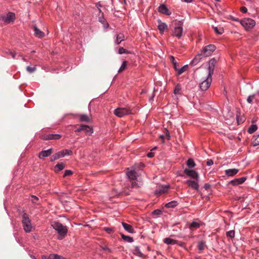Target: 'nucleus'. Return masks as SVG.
<instances>
[{
	"mask_svg": "<svg viewBox=\"0 0 259 259\" xmlns=\"http://www.w3.org/2000/svg\"><path fill=\"white\" fill-rule=\"evenodd\" d=\"M51 226L58 234V239L62 240L65 237L68 232V229L66 226H63L58 222H53Z\"/></svg>",
	"mask_w": 259,
	"mask_h": 259,
	"instance_id": "nucleus-1",
	"label": "nucleus"
},
{
	"mask_svg": "<svg viewBox=\"0 0 259 259\" xmlns=\"http://www.w3.org/2000/svg\"><path fill=\"white\" fill-rule=\"evenodd\" d=\"M215 47L213 45H209L205 46L202 50L201 51V54H198L194 60L192 61V63H195L198 60L200 59V56L207 57L211 55L212 52L215 50Z\"/></svg>",
	"mask_w": 259,
	"mask_h": 259,
	"instance_id": "nucleus-2",
	"label": "nucleus"
},
{
	"mask_svg": "<svg viewBox=\"0 0 259 259\" xmlns=\"http://www.w3.org/2000/svg\"><path fill=\"white\" fill-rule=\"evenodd\" d=\"M22 224L25 232L29 233L33 230V227L31 225L30 220L28 215L26 213H24L22 215Z\"/></svg>",
	"mask_w": 259,
	"mask_h": 259,
	"instance_id": "nucleus-3",
	"label": "nucleus"
},
{
	"mask_svg": "<svg viewBox=\"0 0 259 259\" xmlns=\"http://www.w3.org/2000/svg\"><path fill=\"white\" fill-rule=\"evenodd\" d=\"M126 176L131 182V188H136L138 187V183L136 182L138 178V174L135 170H129V169H128V170L126 172Z\"/></svg>",
	"mask_w": 259,
	"mask_h": 259,
	"instance_id": "nucleus-4",
	"label": "nucleus"
},
{
	"mask_svg": "<svg viewBox=\"0 0 259 259\" xmlns=\"http://www.w3.org/2000/svg\"><path fill=\"white\" fill-rule=\"evenodd\" d=\"M212 81V77L206 75L203 77L199 83L200 89L202 91L207 90L210 87Z\"/></svg>",
	"mask_w": 259,
	"mask_h": 259,
	"instance_id": "nucleus-5",
	"label": "nucleus"
},
{
	"mask_svg": "<svg viewBox=\"0 0 259 259\" xmlns=\"http://www.w3.org/2000/svg\"><path fill=\"white\" fill-rule=\"evenodd\" d=\"M240 23L245 30H249L255 26V22L252 19L245 18L240 21Z\"/></svg>",
	"mask_w": 259,
	"mask_h": 259,
	"instance_id": "nucleus-6",
	"label": "nucleus"
},
{
	"mask_svg": "<svg viewBox=\"0 0 259 259\" xmlns=\"http://www.w3.org/2000/svg\"><path fill=\"white\" fill-rule=\"evenodd\" d=\"M131 113L130 109L127 108H118L114 110V113L118 117H122Z\"/></svg>",
	"mask_w": 259,
	"mask_h": 259,
	"instance_id": "nucleus-7",
	"label": "nucleus"
},
{
	"mask_svg": "<svg viewBox=\"0 0 259 259\" xmlns=\"http://www.w3.org/2000/svg\"><path fill=\"white\" fill-rule=\"evenodd\" d=\"M216 60L214 59H211L208 62V66L206 70V75L212 77V75L213 73L214 67L216 64Z\"/></svg>",
	"mask_w": 259,
	"mask_h": 259,
	"instance_id": "nucleus-8",
	"label": "nucleus"
},
{
	"mask_svg": "<svg viewBox=\"0 0 259 259\" xmlns=\"http://www.w3.org/2000/svg\"><path fill=\"white\" fill-rule=\"evenodd\" d=\"M183 30V26L182 24L176 25L172 31V35L178 38H180L182 36Z\"/></svg>",
	"mask_w": 259,
	"mask_h": 259,
	"instance_id": "nucleus-9",
	"label": "nucleus"
},
{
	"mask_svg": "<svg viewBox=\"0 0 259 259\" xmlns=\"http://www.w3.org/2000/svg\"><path fill=\"white\" fill-rule=\"evenodd\" d=\"M169 186L168 185H162L159 186L155 191V194L156 195H160L166 193L169 189Z\"/></svg>",
	"mask_w": 259,
	"mask_h": 259,
	"instance_id": "nucleus-10",
	"label": "nucleus"
},
{
	"mask_svg": "<svg viewBox=\"0 0 259 259\" xmlns=\"http://www.w3.org/2000/svg\"><path fill=\"white\" fill-rule=\"evenodd\" d=\"M185 184H186L192 189H194L196 191L199 190V185L197 182L193 180H187L184 182Z\"/></svg>",
	"mask_w": 259,
	"mask_h": 259,
	"instance_id": "nucleus-11",
	"label": "nucleus"
},
{
	"mask_svg": "<svg viewBox=\"0 0 259 259\" xmlns=\"http://www.w3.org/2000/svg\"><path fill=\"white\" fill-rule=\"evenodd\" d=\"M15 19V15L13 13L9 12L6 16L3 18L4 22L9 23L13 22Z\"/></svg>",
	"mask_w": 259,
	"mask_h": 259,
	"instance_id": "nucleus-12",
	"label": "nucleus"
},
{
	"mask_svg": "<svg viewBox=\"0 0 259 259\" xmlns=\"http://www.w3.org/2000/svg\"><path fill=\"white\" fill-rule=\"evenodd\" d=\"M184 172L191 178L197 179L198 178V174L194 170H190L188 168L184 169Z\"/></svg>",
	"mask_w": 259,
	"mask_h": 259,
	"instance_id": "nucleus-13",
	"label": "nucleus"
},
{
	"mask_svg": "<svg viewBox=\"0 0 259 259\" xmlns=\"http://www.w3.org/2000/svg\"><path fill=\"white\" fill-rule=\"evenodd\" d=\"M53 153V150L52 148L48 149L47 150H44L41 151L38 154V157L40 159H42L45 157L49 156Z\"/></svg>",
	"mask_w": 259,
	"mask_h": 259,
	"instance_id": "nucleus-14",
	"label": "nucleus"
},
{
	"mask_svg": "<svg viewBox=\"0 0 259 259\" xmlns=\"http://www.w3.org/2000/svg\"><path fill=\"white\" fill-rule=\"evenodd\" d=\"M246 180V178L245 177H242L240 178L235 179L233 180H232L230 182V184H231L233 186H237L243 183Z\"/></svg>",
	"mask_w": 259,
	"mask_h": 259,
	"instance_id": "nucleus-15",
	"label": "nucleus"
},
{
	"mask_svg": "<svg viewBox=\"0 0 259 259\" xmlns=\"http://www.w3.org/2000/svg\"><path fill=\"white\" fill-rule=\"evenodd\" d=\"M239 172V169L237 168H232L226 169L225 171V174L228 177H232L236 175Z\"/></svg>",
	"mask_w": 259,
	"mask_h": 259,
	"instance_id": "nucleus-16",
	"label": "nucleus"
},
{
	"mask_svg": "<svg viewBox=\"0 0 259 259\" xmlns=\"http://www.w3.org/2000/svg\"><path fill=\"white\" fill-rule=\"evenodd\" d=\"M158 29L161 33H163L167 28V25L165 23L162 22L160 20H158Z\"/></svg>",
	"mask_w": 259,
	"mask_h": 259,
	"instance_id": "nucleus-17",
	"label": "nucleus"
},
{
	"mask_svg": "<svg viewBox=\"0 0 259 259\" xmlns=\"http://www.w3.org/2000/svg\"><path fill=\"white\" fill-rule=\"evenodd\" d=\"M132 252L134 254L139 257H145L144 254L142 253V252L140 251V248L138 246H134L132 249Z\"/></svg>",
	"mask_w": 259,
	"mask_h": 259,
	"instance_id": "nucleus-18",
	"label": "nucleus"
},
{
	"mask_svg": "<svg viewBox=\"0 0 259 259\" xmlns=\"http://www.w3.org/2000/svg\"><path fill=\"white\" fill-rule=\"evenodd\" d=\"M72 153V151L69 150H67V149L63 150L62 151H59L57 153L59 158L63 157L66 155H71Z\"/></svg>",
	"mask_w": 259,
	"mask_h": 259,
	"instance_id": "nucleus-19",
	"label": "nucleus"
},
{
	"mask_svg": "<svg viewBox=\"0 0 259 259\" xmlns=\"http://www.w3.org/2000/svg\"><path fill=\"white\" fill-rule=\"evenodd\" d=\"M33 28L34 35L35 36L38 38H42L45 36V33L40 30H39L36 26H34Z\"/></svg>",
	"mask_w": 259,
	"mask_h": 259,
	"instance_id": "nucleus-20",
	"label": "nucleus"
},
{
	"mask_svg": "<svg viewBox=\"0 0 259 259\" xmlns=\"http://www.w3.org/2000/svg\"><path fill=\"white\" fill-rule=\"evenodd\" d=\"M125 39V36L123 33H119L116 35V39L115 40V44L116 45L120 44L121 41H123Z\"/></svg>",
	"mask_w": 259,
	"mask_h": 259,
	"instance_id": "nucleus-21",
	"label": "nucleus"
},
{
	"mask_svg": "<svg viewBox=\"0 0 259 259\" xmlns=\"http://www.w3.org/2000/svg\"><path fill=\"white\" fill-rule=\"evenodd\" d=\"M200 225L201 223L200 221H193L190 224L189 228L191 230L194 231L199 228L200 227Z\"/></svg>",
	"mask_w": 259,
	"mask_h": 259,
	"instance_id": "nucleus-22",
	"label": "nucleus"
},
{
	"mask_svg": "<svg viewBox=\"0 0 259 259\" xmlns=\"http://www.w3.org/2000/svg\"><path fill=\"white\" fill-rule=\"evenodd\" d=\"M122 225L123 227L124 228V229L128 233H134V232H135L134 229L131 225L127 224L124 222L122 223Z\"/></svg>",
	"mask_w": 259,
	"mask_h": 259,
	"instance_id": "nucleus-23",
	"label": "nucleus"
},
{
	"mask_svg": "<svg viewBox=\"0 0 259 259\" xmlns=\"http://www.w3.org/2000/svg\"><path fill=\"white\" fill-rule=\"evenodd\" d=\"M61 135L59 134H50L47 136L45 140H58L61 138Z\"/></svg>",
	"mask_w": 259,
	"mask_h": 259,
	"instance_id": "nucleus-24",
	"label": "nucleus"
},
{
	"mask_svg": "<svg viewBox=\"0 0 259 259\" xmlns=\"http://www.w3.org/2000/svg\"><path fill=\"white\" fill-rule=\"evenodd\" d=\"M159 12L164 14L169 15L168 10L164 5H161L158 8Z\"/></svg>",
	"mask_w": 259,
	"mask_h": 259,
	"instance_id": "nucleus-25",
	"label": "nucleus"
},
{
	"mask_svg": "<svg viewBox=\"0 0 259 259\" xmlns=\"http://www.w3.org/2000/svg\"><path fill=\"white\" fill-rule=\"evenodd\" d=\"M188 69V65H185L181 68H177V69H176L177 72V75H180L183 73L184 72L186 71Z\"/></svg>",
	"mask_w": 259,
	"mask_h": 259,
	"instance_id": "nucleus-26",
	"label": "nucleus"
},
{
	"mask_svg": "<svg viewBox=\"0 0 259 259\" xmlns=\"http://www.w3.org/2000/svg\"><path fill=\"white\" fill-rule=\"evenodd\" d=\"M82 127L83 128V131H84L87 135H91L93 133V130L92 127L86 125H82Z\"/></svg>",
	"mask_w": 259,
	"mask_h": 259,
	"instance_id": "nucleus-27",
	"label": "nucleus"
},
{
	"mask_svg": "<svg viewBox=\"0 0 259 259\" xmlns=\"http://www.w3.org/2000/svg\"><path fill=\"white\" fill-rule=\"evenodd\" d=\"M164 243H166V244H175L177 243V241L172 239L170 238H166L163 240Z\"/></svg>",
	"mask_w": 259,
	"mask_h": 259,
	"instance_id": "nucleus-28",
	"label": "nucleus"
},
{
	"mask_svg": "<svg viewBox=\"0 0 259 259\" xmlns=\"http://www.w3.org/2000/svg\"><path fill=\"white\" fill-rule=\"evenodd\" d=\"M257 129V126L256 124H252L248 129V132L251 134L255 132Z\"/></svg>",
	"mask_w": 259,
	"mask_h": 259,
	"instance_id": "nucleus-29",
	"label": "nucleus"
},
{
	"mask_svg": "<svg viewBox=\"0 0 259 259\" xmlns=\"http://www.w3.org/2000/svg\"><path fill=\"white\" fill-rule=\"evenodd\" d=\"M49 259H65V257H64L62 256L59 255L57 254H50L49 257Z\"/></svg>",
	"mask_w": 259,
	"mask_h": 259,
	"instance_id": "nucleus-30",
	"label": "nucleus"
},
{
	"mask_svg": "<svg viewBox=\"0 0 259 259\" xmlns=\"http://www.w3.org/2000/svg\"><path fill=\"white\" fill-rule=\"evenodd\" d=\"M79 119L81 121H89L90 117L87 115L81 114L79 115Z\"/></svg>",
	"mask_w": 259,
	"mask_h": 259,
	"instance_id": "nucleus-31",
	"label": "nucleus"
},
{
	"mask_svg": "<svg viewBox=\"0 0 259 259\" xmlns=\"http://www.w3.org/2000/svg\"><path fill=\"white\" fill-rule=\"evenodd\" d=\"M169 59H170V61L172 62L173 65H174V67L175 68V69H177V68L178 67V63H177V62L176 61L175 59V57H173L172 56H170L169 57Z\"/></svg>",
	"mask_w": 259,
	"mask_h": 259,
	"instance_id": "nucleus-32",
	"label": "nucleus"
},
{
	"mask_svg": "<svg viewBox=\"0 0 259 259\" xmlns=\"http://www.w3.org/2000/svg\"><path fill=\"white\" fill-rule=\"evenodd\" d=\"M177 205V201H171V202H169L166 203L165 205V206L167 208H173V207L176 206Z\"/></svg>",
	"mask_w": 259,
	"mask_h": 259,
	"instance_id": "nucleus-33",
	"label": "nucleus"
},
{
	"mask_svg": "<svg viewBox=\"0 0 259 259\" xmlns=\"http://www.w3.org/2000/svg\"><path fill=\"white\" fill-rule=\"evenodd\" d=\"M64 167H65V164L64 163L61 162V163H58L55 166V168H57V169L55 170V171H59L63 169Z\"/></svg>",
	"mask_w": 259,
	"mask_h": 259,
	"instance_id": "nucleus-34",
	"label": "nucleus"
},
{
	"mask_svg": "<svg viewBox=\"0 0 259 259\" xmlns=\"http://www.w3.org/2000/svg\"><path fill=\"white\" fill-rule=\"evenodd\" d=\"M187 165L189 168H193L195 166V163L192 159H189L187 161Z\"/></svg>",
	"mask_w": 259,
	"mask_h": 259,
	"instance_id": "nucleus-35",
	"label": "nucleus"
},
{
	"mask_svg": "<svg viewBox=\"0 0 259 259\" xmlns=\"http://www.w3.org/2000/svg\"><path fill=\"white\" fill-rule=\"evenodd\" d=\"M127 62L126 61H124L118 70V72H121L123 71L127 67Z\"/></svg>",
	"mask_w": 259,
	"mask_h": 259,
	"instance_id": "nucleus-36",
	"label": "nucleus"
},
{
	"mask_svg": "<svg viewBox=\"0 0 259 259\" xmlns=\"http://www.w3.org/2000/svg\"><path fill=\"white\" fill-rule=\"evenodd\" d=\"M121 237H122V238L123 239V240H124V241H126L128 242L131 243V242H133V241H134L133 238L129 236L122 235Z\"/></svg>",
	"mask_w": 259,
	"mask_h": 259,
	"instance_id": "nucleus-37",
	"label": "nucleus"
},
{
	"mask_svg": "<svg viewBox=\"0 0 259 259\" xmlns=\"http://www.w3.org/2000/svg\"><path fill=\"white\" fill-rule=\"evenodd\" d=\"M205 246V243L203 241H200L198 244V248L200 250H204Z\"/></svg>",
	"mask_w": 259,
	"mask_h": 259,
	"instance_id": "nucleus-38",
	"label": "nucleus"
},
{
	"mask_svg": "<svg viewBox=\"0 0 259 259\" xmlns=\"http://www.w3.org/2000/svg\"><path fill=\"white\" fill-rule=\"evenodd\" d=\"M259 145V135L254 137L253 141V146H255Z\"/></svg>",
	"mask_w": 259,
	"mask_h": 259,
	"instance_id": "nucleus-39",
	"label": "nucleus"
},
{
	"mask_svg": "<svg viewBox=\"0 0 259 259\" xmlns=\"http://www.w3.org/2000/svg\"><path fill=\"white\" fill-rule=\"evenodd\" d=\"M227 236L230 238H234L235 236V231L234 230H230L227 232Z\"/></svg>",
	"mask_w": 259,
	"mask_h": 259,
	"instance_id": "nucleus-40",
	"label": "nucleus"
},
{
	"mask_svg": "<svg viewBox=\"0 0 259 259\" xmlns=\"http://www.w3.org/2000/svg\"><path fill=\"white\" fill-rule=\"evenodd\" d=\"M26 70L28 72L31 73L35 71L36 67H35V66H33V67L27 66L26 68Z\"/></svg>",
	"mask_w": 259,
	"mask_h": 259,
	"instance_id": "nucleus-41",
	"label": "nucleus"
},
{
	"mask_svg": "<svg viewBox=\"0 0 259 259\" xmlns=\"http://www.w3.org/2000/svg\"><path fill=\"white\" fill-rule=\"evenodd\" d=\"M215 32L219 34H221L224 32V29L222 28H218L217 27L214 28Z\"/></svg>",
	"mask_w": 259,
	"mask_h": 259,
	"instance_id": "nucleus-42",
	"label": "nucleus"
},
{
	"mask_svg": "<svg viewBox=\"0 0 259 259\" xmlns=\"http://www.w3.org/2000/svg\"><path fill=\"white\" fill-rule=\"evenodd\" d=\"M128 52L122 47H120L118 50V53L119 54H122L124 53H127Z\"/></svg>",
	"mask_w": 259,
	"mask_h": 259,
	"instance_id": "nucleus-43",
	"label": "nucleus"
},
{
	"mask_svg": "<svg viewBox=\"0 0 259 259\" xmlns=\"http://www.w3.org/2000/svg\"><path fill=\"white\" fill-rule=\"evenodd\" d=\"M73 174L71 170H66L63 175V177L71 176Z\"/></svg>",
	"mask_w": 259,
	"mask_h": 259,
	"instance_id": "nucleus-44",
	"label": "nucleus"
},
{
	"mask_svg": "<svg viewBox=\"0 0 259 259\" xmlns=\"http://www.w3.org/2000/svg\"><path fill=\"white\" fill-rule=\"evenodd\" d=\"M104 230L109 234H111L114 232V230L112 228L105 227Z\"/></svg>",
	"mask_w": 259,
	"mask_h": 259,
	"instance_id": "nucleus-45",
	"label": "nucleus"
},
{
	"mask_svg": "<svg viewBox=\"0 0 259 259\" xmlns=\"http://www.w3.org/2000/svg\"><path fill=\"white\" fill-rule=\"evenodd\" d=\"M254 97V95H251V96H249L248 97L247 99V101L249 103H251L252 102V100L253 99Z\"/></svg>",
	"mask_w": 259,
	"mask_h": 259,
	"instance_id": "nucleus-46",
	"label": "nucleus"
},
{
	"mask_svg": "<svg viewBox=\"0 0 259 259\" xmlns=\"http://www.w3.org/2000/svg\"><path fill=\"white\" fill-rule=\"evenodd\" d=\"M58 159H59V157H58V156L57 153L54 154L51 157V161H54V160H57Z\"/></svg>",
	"mask_w": 259,
	"mask_h": 259,
	"instance_id": "nucleus-47",
	"label": "nucleus"
},
{
	"mask_svg": "<svg viewBox=\"0 0 259 259\" xmlns=\"http://www.w3.org/2000/svg\"><path fill=\"white\" fill-rule=\"evenodd\" d=\"M58 159H59V157H58V156L57 153L54 154L51 157V161H54V160H57Z\"/></svg>",
	"mask_w": 259,
	"mask_h": 259,
	"instance_id": "nucleus-48",
	"label": "nucleus"
},
{
	"mask_svg": "<svg viewBox=\"0 0 259 259\" xmlns=\"http://www.w3.org/2000/svg\"><path fill=\"white\" fill-rule=\"evenodd\" d=\"M180 86H179L178 85L176 86V87L175 88V89L174 90V93L175 94H179V92H180Z\"/></svg>",
	"mask_w": 259,
	"mask_h": 259,
	"instance_id": "nucleus-49",
	"label": "nucleus"
},
{
	"mask_svg": "<svg viewBox=\"0 0 259 259\" xmlns=\"http://www.w3.org/2000/svg\"><path fill=\"white\" fill-rule=\"evenodd\" d=\"M162 213V211L160 209H156L153 211V214L158 215Z\"/></svg>",
	"mask_w": 259,
	"mask_h": 259,
	"instance_id": "nucleus-50",
	"label": "nucleus"
},
{
	"mask_svg": "<svg viewBox=\"0 0 259 259\" xmlns=\"http://www.w3.org/2000/svg\"><path fill=\"white\" fill-rule=\"evenodd\" d=\"M38 198L35 196H32V201L33 203H36L38 201Z\"/></svg>",
	"mask_w": 259,
	"mask_h": 259,
	"instance_id": "nucleus-51",
	"label": "nucleus"
},
{
	"mask_svg": "<svg viewBox=\"0 0 259 259\" xmlns=\"http://www.w3.org/2000/svg\"><path fill=\"white\" fill-rule=\"evenodd\" d=\"M240 11L243 13H245L247 12V8L245 7H242L241 8H240Z\"/></svg>",
	"mask_w": 259,
	"mask_h": 259,
	"instance_id": "nucleus-52",
	"label": "nucleus"
},
{
	"mask_svg": "<svg viewBox=\"0 0 259 259\" xmlns=\"http://www.w3.org/2000/svg\"><path fill=\"white\" fill-rule=\"evenodd\" d=\"M10 55H11L13 58H14L16 56V53L12 51H9L8 52Z\"/></svg>",
	"mask_w": 259,
	"mask_h": 259,
	"instance_id": "nucleus-53",
	"label": "nucleus"
},
{
	"mask_svg": "<svg viewBox=\"0 0 259 259\" xmlns=\"http://www.w3.org/2000/svg\"><path fill=\"white\" fill-rule=\"evenodd\" d=\"M213 162L211 159H208L207 161V165L208 166H211L213 164Z\"/></svg>",
	"mask_w": 259,
	"mask_h": 259,
	"instance_id": "nucleus-54",
	"label": "nucleus"
},
{
	"mask_svg": "<svg viewBox=\"0 0 259 259\" xmlns=\"http://www.w3.org/2000/svg\"><path fill=\"white\" fill-rule=\"evenodd\" d=\"M147 156L149 157V158H152L154 156V153L153 152H149L148 154H147Z\"/></svg>",
	"mask_w": 259,
	"mask_h": 259,
	"instance_id": "nucleus-55",
	"label": "nucleus"
},
{
	"mask_svg": "<svg viewBox=\"0 0 259 259\" xmlns=\"http://www.w3.org/2000/svg\"><path fill=\"white\" fill-rule=\"evenodd\" d=\"M83 128L82 127V125H81L80 126V127L75 131V132H80L81 131H83Z\"/></svg>",
	"mask_w": 259,
	"mask_h": 259,
	"instance_id": "nucleus-56",
	"label": "nucleus"
},
{
	"mask_svg": "<svg viewBox=\"0 0 259 259\" xmlns=\"http://www.w3.org/2000/svg\"><path fill=\"white\" fill-rule=\"evenodd\" d=\"M209 187H210V185H209L208 184H204V188L206 190H207V189H209Z\"/></svg>",
	"mask_w": 259,
	"mask_h": 259,
	"instance_id": "nucleus-57",
	"label": "nucleus"
},
{
	"mask_svg": "<svg viewBox=\"0 0 259 259\" xmlns=\"http://www.w3.org/2000/svg\"><path fill=\"white\" fill-rule=\"evenodd\" d=\"M103 249H104V250H106V251H108V252H110V251H111L110 249H109V248H108V247H104V248H103Z\"/></svg>",
	"mask_w": 259,
	"mask_h": 259,
	"instance_id": "nucleus-58",
	"label": "nucleus"
},
{
	"mask_svg": "<svg viewBox=\"0 0 259 259\" xmlns=\"http://www.w3.org/2000/svg\"><path fill=\"white\" fill-rule=\"evenodd\" d=\"M166 136L168 137V139H169V138H170V135H169V133L168 132H167Z\"/></svg>",
	"mask_w": 259,
	"mask_h": 259,
	"instance_id": "nucleus-59",
	"label": "nucleus"
},
{
	"mask_svg": "<svg viewBox=\"0 0 259 259\" xmlns=\"http://www.w3.org/2000/svg\"><path fill=\"white\" fill-rule=\"evenodd\" d=\"M30 257L32 259H36V257L33 255H30Z\"/></svg>",
	"mask_w": 259,
	"mask_h": 259,
	"instance_id": "nucleus-60",
	"label": "nucleus"
},
{
	"mask_svg": "<svg viewBox=\"0 0 259 259\" xmlns=\"http://www.w3.org/2000/svg\"><path fill=\"white\" fill-rule=\"evenodd\" d=\"M42 259H47V257L46 256V255H42Z\"/></svg>",
	"mask_w": 259,
	"mask_h": 259,
	"instance_id": "nucleus-61",
	"label": "nucleus"
},
{
	"mask_svg": "<svg viewBox=\"0 0 259 259\" xmlns=\"http://www.w3.org/2000/svg\"><path fill=\"white\" fill-rule=\"evenodd\" d=\"M232 20H234V21H238V19H235V18H232Z\"/></svg>",
	"mask_w": 259,
	"mask_h": 259,
	"instance_id": "nucleus-62",
	"label": "nucleus"
},
{
	"mask_svg": "<svg viewBox=\"0 0 259 259\" xmlns=\"http://www.w3.org/2000/svg\"><path fill=\"white\" fill-rule=\"evenodd\" d=\"M184 1L186 2H191L192 0H184Z\"/></svg>",
	"mask_w": 259,
	"mask_h": 259,
	"instance_id": "nucleus-63",
	"label": "nucleus"
},
{
	"mask_svg": "<svg viewBox=\"0 0 259 259\" xmlns=\"http://www.w3.org/2000/svg\"><path fill=\"white\" fill-rule=\"evenodd\" d=\"M160 137L163 139V136H161Z\"/></svg>",
	"mask_w": 259,
	"mask_h": 259,
	"instance_id": "nucleus-64",
	"label": "nucleus"
}]
</instances>
